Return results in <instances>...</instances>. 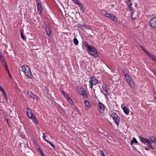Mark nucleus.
I'll return each mask as SVG.
<instances>
[{"mask_svg":"<svg viewBox=\"0 0 156 156\" xmlns=\"http://www.w3.org/2000/svg\"><path fill=\"white\" fill-rule=\"evenodd\" d=\"M128 1L130 2V0H128Z\"/></svg>","mask_w":156,"mask_h":156,"instance_id":"8fccbe9b","label":"nucleus"},{"mask_svg":"<svg viewBox=\"0 0 156 156\" xmlns=\"http://www.w3.org/2000/svg\"><path fill=\"white\" fill-rule=\"evenodd\" d=\"M132 4L131 3H130L129 4V8L130 9V10H133L132 7H131V5H132Z\"/></svg>","mask_w":156,"mask_h":156,"instance_id":"f704fd0d","label":"nucleus"},{"mask_svg":"<svg viewBox=\"0 0 156 156\" xmlns=\"http://www.w3.org/2000/svg\"><path fill=\"white\" fill-rule=\"evenodd\" d=\"M31 119H33V122L35 125H37L38 124L37 121V119L35 118V116H34L33 117V118Z\"/></svg>","mask_w":156,"mask_h":156,"instance_id":"5701e85b","label":"nucleus"},{"mask_svg":"<svg viewBox=\"0 0 156 156\" xmlns=\"http://www.w3.org/2000/svg\"><path fill=\"white\" fill-rule=\"evenodd\" d=\"M138 142L135 138H133L132 140L130 142V144L132 145L133 144H138Z\"/></svg>","mask_w":156,"mask_h":156,"instance_id":"aec40b11","label":"nucleus"},{"mask_svg":"<svg viewBox=\"0 0 156 156\" xmlns=\"http://www.w3.org/2000/svg\"><path fill=\"white\" fill-rule=\"evenodd\" d=\"M73 2H74L76 4H78V3H79V2H78V0H72Z\"/></svg>","mask_w":156,"mask_h":156,"instance_id":"473e14b6","label":"nucleus"},{"mask_svg":"<svg viewBox=\"0 0 156 156\" xmlns=\"http://www.w3.org/2000/svg\"><path fill=\"white\" fill-rule=\"evenodd\" d=\"M77 91L79 94L82 95L84 97H87L86 91L82 87H78L77 88Z\"/></svg>","mask_w":156,"mask_h":156,"instance_id":"0eeeda50","label":"nucleus"},{"mask_svg":"<svg viewBox=\"0 0 156 156\" xmlns=\"http://www.w3.org/2000/svg\"><path fill=\"white\" fill-rule=\"evenodd\" d=\"M139 138L141 142L144 143H147L148 147H146L145 146L144 148L146 150L149 151L150 149L153 150L154 147L152 146L151 143H153L156 145V138L154 136H151L149 139L145 138L139 136Z\"/></svg>","mask_w":156,"mask_h":156,"instance_id":"f257e3e1","label":"nucleus"},{"mask_svg":"<svg viewBox=\"0 0 156 156\" xmlns=\"http://www.w3.org/2000/svg\"><path fill=\"white\" fill-rule=\"evenodd\" d=\"M99 106V112L101 113H103L105 110V107L103 105L101 104L100 102H99L98 104Z\"/></svg>","mask_w":156,"mask_h":156,"instance_id":"2eb2a0df","label":"nucleus"},{"mask_svg":"<svg viewBox=\"0 0 156 156\" xmlns=\"http://www.w3.org/2000/svg\"><path fill=\"white\" fill-rule=\"evenodd\" d=\"M132 11V12H131V16H132V18L133 19H134L135 18H136V17H134V18L133 17V14L135 12H134L133 11V10H131Z\"/></svg>","mask_w":156,"mask_h":156,"instance_id":"c756f323","label":"nucleus"},{"mask_svg":"<svg viewBox=\"0 0 156 156\" xmlns=\"http://www.w3.org/2000/svg\"><path fill=\"white\" fill-rule=\"evenodd\" d=\"M41 10H38V13H39V14H41Z\"/></svg>","mask_w":156,"mask_h":156,"instance_id":"37998d69","label":"nucleus"},{"mask_svg":"<svg viewBox=\"0 0 156 156\" xmlns=\"http://www.w3.org/2000/svg\"><path fill=\"white\" fill-rule=\"evenodd\" d=\"M101 90V92L105 96H106L108 94L107 85H102Z\"/></svg>","mask_w":156,"mask_h":156,"instance_id":"9d476101","label":"nucleus"},{"mask_svg":"<svg viewBox=\"0 0 156 156\" xmlns=\"http://www.w3.org/2000/svg\"><path fill=\"white\" fill-rule=\"evenodd\" d=\"M101 12L103 15L110 18L115 22L118 21V19L117 17L113 14L107 13L105 10H101Z\"/></svg>","mask_w":156,"mask_h":156,"instance_id":"7ed1b4c3","label":"nucleus"},{"mask_svg":"<svg viewBox=\"0 0 156 156\" xmlns=\"http://www.w3.org/2000/svg\"><path fill=\"white\" fill-rule=\"evenodd\" d=\"M37 3V10H41L42 5L40 0H36Z\"/></svg>","mask_w":156,"mask_h":156,"instance_id":"a211bd4d","label":"nucleus"},{"mask_svg":"<svg viewBox=\"0 0 156 156\" xmlns=\"http://www.w3.org/2000/svg\"><path fill=\"white\" fill-rule=\"evenodd\" d=\"M110 115L113 119L115 123L118 126L120 121L119 117L115 113L113 112L110 113Z\"/></svg>","mask_w":156,"mask_h":156,"instance_id":"39448f33","label":"nucleus"},{"mask_svg":"<svg viewBox=\"0 0 156 156\" xmlns=\"http://www.w3.org/2000/svg\"><path fill=\"white\" fill-rule=\"evenodd\" d=\"M84 103L87 107L89 108L90 106V102L87 100H85L84 101Z\"/></svg>","mask_w":156,"mask_h":156,"instance_id":"4be33fe9","label":"nucleus"},{"mask_svg":"<svg viewBox=\"0 0 156 156\" xmlns=\"http://www.w3.org/2000/svg\"><path fill=\"white\" fill-rule=\"evenodd\" d=\"M77 5H79V6L80 7V10H82V9H83V6L81 4L80 2L78 3Z\"/></svg>","mask_w":156,"mask_h":156,"instance_id":"cd10ccee","label":"nucleus"},{"mask_svg":"<svg viewBox=\"0 0 156 156\" xmlns=\"http://www.w3.org/2000/svg\"><path fill=\"white\" fill-rule=\"evenodd\" d=\"M102 156H105V155L104 154H102Z\"/></svg>","mask_w":156,"mask_h":156,"instance_id":"09e8293b","label":"nucleus"},{"mask_svg":"<svg viewBox=\"0 0 156 156\" xmlns=\"http://www.w3.org/2000/svg\"><path fill=\"white\" fill-rule=\"evenodd\" d=\"M20 71L23 72L26 76L30 79H32L33 76L29 67L26 65H24L21 67Z\"/></svg>","mask_w":156,"mask_h":156,"instance_id":"f03ea898","label":"nucleus"},{"mask_svg":"<svg viewBox=\"0 0 156 156\" xmlns=\"http://www.w3.org/2000/svg\"><path fill=\"white\" fill-rule=\"evenodd\" d=\"M45 25L46 33L48 36H50L51 34V30L50 27L48 23H45Z\"/></svg>","mask_w":156,"mask_h":156,"instance_id":"1a4fd4ad","label":"nucleus"},{"mask_svg":"<svg viewBox=\"0 0 156 156\" xmlns=\"http://www.w3.org/2000/svg\"><path fill=\"white\" fill-rule=\"evenodd\" d=\"M4 90V89H3V88H2V87L1 86H0V90H1L2 91V90Z\"/></svg>","mask_w":156,"mask_h":156,"instance_id":"ea45409f","label":"nucleus"},{"mask_svg":"<svg viewBox=\"0 0 156 156\" xmlns=\"http://www.w3.org/2000/svg\"><path fill=\"white\" fill-rule=\"evenodd\" d=\"M43 139H44V140L45 141H46V140H47V139H45L46 138V136H45V133H43Z\"/></svg>","mask_w":156,"mask_h":156,"instance_id":"7c9ffc66","label":"nucleus"},{"mask_svg":"<svg viewBox=\"0 0 156 156\" xmlns=\"http://www.w3.org/2000/svg\"><path fill=\"white\" fill-rule=\"evenodd\" d=\"M144 52L152 60L156 62V57L151 54L146 49Z\"/></svg>","mask_w":156,"mask_h":156,"instance_id":"4468645a","label":"nucleus"},{"mask_svg":"<svg viewBox=\"0 0 156 156\" xmlns=\"http://www.w3.org/2000/svg\"><path fill=\"white\" fill-rule=\"evenodd\" d=\"M9 76H10V78H11V77H12V76L10 75V72L9 73Z\"/></svg>","mask_w":156,"mask_h":156,"instance_id":"a18cd8bd","label":"nucleus"},{"mask_svg":"<svg viewBox=\"0 0 156 156\" xmlns=\"http://www.w3.org/2000/svg\"><path fill=\"white\" fill-rule=\"evenodd\" d=\"M144 52L152 60L156 62V57L151 54L146 49Z\"/></svg>","mask_w":156,"mask_h":156,"instance_id":"ddd939ff","label":"nucleus"},{"mask_svg":"<svg viewBox=\"0 0 156 156\" xmlns=\"http://www.w3.org/2000/svg\"><path fill=\"white\" fill-rule=\"evenodd\" d=\"M144 52L152 60L156 62V57L151 54L146 49Z\"/></svg>","mask_w":156,"mask_h":156,"instance_id":"f8f14e48","label":"nucleus"},{"mask_svg":"<svg viewBox=\"0 0 156 156\" xmlns=\"http://www.w3.org/2000/svg\"><path fill=\"white\" fill-rule=\"evenodd\" d=\"M150 25L152 27L156 29V17L153 18L151 20Z\"/></svg>","mask_w":156,"mask_h":156,"instance_id":"9b49d317","label":"nucleus"},{"mask_svg":"<svg viewBox=\"0 0 156 156\" xmlns=\"http://www.w3.org/2000/svg\"><path fill=\"white\" fill-rule=\"evenodd\" d=\"M62 93L63 95L64 94L66 93L63 90L62 91Z\"/></svg>","mask_w":156,"mask_h":156,"instance_id":"c03bdc74","label":"nucleus"},{"mask_svg":"<svg viewBox=\"0 0 156 156\" xmlns=\"http://www.w3.org/2000/svg\"><path fill=\"white\" fill-rule=\"evenodd\" d=\"M21 37L23 39V40H25L26 39V37L23 34L22 31H21Z\"/></svg>","mask_w":156,"mask_h":156,"instance_id":"a878e982","label":"nucleus"},{"mask_svg":"<svg viewBox=\"0 0 156 156\" xmlns=\"http://www.w3.org/2000/svg\"><path fill=\"white\" fill-rule=\"evenodd\" d=\"M27 112L28 116L30 118H32L34 116L32 113L31 110L29 108H27Z\"/></svg>","mask_w":156,"mask_h":156,"instance_id":"dca6fc26","label":"nucleus"},{"mask_svg":"<svg viewBox=\"0 0 156 156\" xmlns=\"http://www.w3.org/2000/svg\"><path fill=\"white\" fill-rule=\"evenodd\" d=\"M38 149H39V152H40V153H41V154H43L42 151L41 149H40V148H38Z\"/></svg>","mask_w":156,"mask_h":156,"instance_id":"c9c22d12","label":"nucleus"},{"mask_svg":"<svg viewBox=\"0 0 156 156\" xmlns=\"http://www.w3.org/2000/svg\"><path fill=\"white\" fill-rule=\"evenodd\" d=\"M27 94L29 97L30 98L37 99V96L33 93L31 91H28L27 92Z\"/></svg>","mask_w":156,"mask_h":156,"instance_id":"f3484780","label":"nucleus"},{"mask_svg":"<svg viewBox=\"0 0 156 156\" xmlns=\"http://www.w3.org/2000/svg\"><path fill=\"white\" fill-rule=\"evenodd\" d=\"M4 96L5 97V98L6 100L7 101V95L6 94L4 95Z\"/></svg>","mask_w":156,"mask_h":156,"instance_id":"e433bc0d","label":"nucleus"},{"mask_svg":"<svg viewBox=\"0 0 156 156\" xmlns=\"http://www.w3.org/2000/svg\"><path fill=\"white\" fill-rule=\"evenodd\" d=\"M41 155L42 156H44L43 153L42 154H41Z\"/></svg>","mask_w":156,"mask_h":156,"instance_id":"de8ad7c7","label":"nucleus"},{"mask_svg":"<svg viewBox=\"0 0 156 156\" xmlns=\"http://www.w3.org/2000/svg\"><path fill=\"white\" fill-rule=\"evenodd\" d=\"M2 92H3V94H4V95H5L6 94L5 93V91L4 90H2Z\"/></svg>","mask_w":156,"mask_h":156,"instance_id":"79ce46f5","label":"nucleus"},{"mask_svg":"<svg viewBox=\"0 0 156 156\" xmlns=\"http://www.w3.org/2000/svg\"><path fill=\"white\" fill-rule=\"evenodd\" d=\"M46 142L49 143L52 147H53L54 148H55V146L54 145L52 144L51 142L49 141L48 140H46Z\"/></svg>","mask_w":156,"mask_h":156,"instance_id":"bb28decb","label":"nucleus"},{"mask_svg":"<svg viewBox=\"0 0 156 156\" xmlns=\"http://www.w3.org/2000/svg\"><path fill=\"white\" fill-rule=\"evenodd\" d=\"M73 42L76 45H77L78 44V41L76 38H74L73 39Z\"/></svg>","mask_w":156,"mask_h":156,"instance_id":"393cba45","label":"nucleus"},{"mask_svg":"<svg viewBox=\"0 0 156 156\" xmlns=\"http://www.w3.org/2000/svg\"><path fill=\"white\" fill-rule=\"evenodd\" d=\"M111 7H113V6H114V5H113V4H112V5H111Z\"/></svg>","mask_w":156,"mask_h":156,"instance_id":"49530a36","label":"nucleus"},{"mask_svg":"<svg viewBox=\"0 0 156 156\" xmlns=\"http://www.w3.org/2000/svg\"><path fill=\"white\" fill-rule=\"evenodd\" d=\"M89 82L90 83V87L92 88L93 85H95L98 83V80L96 78L92 77L91 78Z\"/></svg>","mask_w":156,"mask_h":156,"instance_id":"6e6552de","label":"nucleus"},{"mask_svg":"<svg viewBox=\"0 0 156 156\" xmlns=\"http://www.w3.org/2000/svg\"><path fill=\"white\" fill-rule=\"evenodd\" d=\"M84 45L86 46H87L88 45V43L87 42H85L84 43Z\"/></svg>","mask_w":156,"mask_h":156,"instance_id":"58836bf2","label":"nucleus"},{"mask_svg":"<svg viewBox=\"0 0 156 156\" xmlns=\"http://www.w3.org/2000/svg\"><path fill=\"white\" fill-rule=\"evenodd\" d=\"M63 95L66 97L67 99L69 98L66 93H65L64 94H63Z\"/></svg>","mask_w":156,"mask_h":156,"instance_id":"2f4dec72","label":"nucleus"},{"mask_svg":"<svg viewBox=\"0 0 156 156\" xmlns=\"http://www.w3.org/2000/svg\"><path fill=\"white\" fill-rule=\"evenodd\" d=\"M122 109L126 115H128L129 113V110L126 107H124L122 108Z\"/></svg>","mask_w":156,"mask_h":156,"instance_id":"412c9836","label":"nucleus"},{"mask_svg":"<svg viewBox=\"0 0 156 156\" xmlns=\"http://www.w3.org/2000/svg\"><path fill=\"white\" fill-rule=\"evenodd\" d=\"M0 59L2 62V63L4 66L6 65V63L1 53H0Z\"/></svg>","mask_w":156,"mask_h":156,"instance_id":"6ab92c4d","label":"nucleus"},{"mask_svg":"<svg viewBox=\"0 0 156 156\" xmlns=\"http://www.w3.org/2000/svg\"><path fill=\"white\" fill-rule=\"evenodd\" d=\"M141 47L142 48L143 50L144 51L146 49L144 48L143 47L141 46Z\"/></svg>","mask_w":156,"mask_h":156,"instance_id":"4c0bfd02","label":"nucleus"},{"mask_svg":"<svg viewBox=\"0 0 156 156\" xmlns=\"http://www.w3.org/2000/svg\"><path fill=\"white\" fill-rule=\"evenodd\" d=\"M67 100L70 104L72 105H74V103L73 101L69 97L68 98Z\"/></svg>","mask_w":156,"mask_h":156,"instance_id":"b1692460","label":"nucleus"},{"mask_svg":"<svg viewBox=\"0 0 156 156\" xmlns=\"http://www.w3.org/2000/svg\"><path fill=\"white\" fill-rule=\"evenodd\" d=\"M154 98L155 100H156V92L154 93Z\"/></svg>","mask_w":156,"mask_h":156,"instance_id":"a19ab883","label":"nucleus"},{"mask_svg":"<svg viewBox=\"0 0 156 156\" xmlns=\"http://www.w3.org/2000/svg\"><path fill=\"white\" fill-rule=\"evenodd\" d=\"M4 66L6 68V70L7 71L8 74H9V73L10 72H9V69L7 68L6 64V65H5Z\"/></svg>","mask_w":156,"mask_h":156,"instance_id":"72a5a7b5","label":"nucleus"},{"mask_svg":"<svg viewBox=\"0 0 156 156\" xmlns=\"http://www.w3.org/2000/svg\"><path fill=\"white\" fill-rule=\"evenodd\" d=\"M125 76L126 81L130 87L132 88H134V83L131 79L129 76V75L127 74H125Z\"/></svg>","mask_w":156,"mask_h":156,"instance_id":"423d86ee","label":"nucleus"},{"mask_svg":"<svg viewBox=\"0 0 156 156\" xmlns=\"http://www.w3.org/2000/svg\"><path fill=\"white\" fill-rule=\"evenodd\" d=\"M74 110L77 112L79 114H80L81 113L80 112V111L78 110V109L76 108H75L74 109Z\"/></svg>","mask_w":156,"mask_h":156,"instance_id":"c85d7f7f","label":"nucleus"},{"mask_svg":"<svg viewBox=\"0 0 156 156\" xmlns=\"http://www.w3.org/2000/svg\"><path fill=\"white\" fill-rule=\"evenodd\" d=\"M88 52L92 56L97 57L98 56L97 51L94 48L91 46H89L87 48Z\"/></svg>","mask_w":156,"mask_h":156,"instance_id":"20e7f679","label":"nucleus"}]
</instances>
